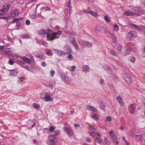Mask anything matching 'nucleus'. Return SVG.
I'll return each mask as SVG.
<instances>
[{
  "instance_id": "obj_41",
  "label": "nucleus",
  "mask_w": 145,
  "mask_h": 145,
  "mask_svg": "<svg viewBox=\"0 0 145 145\" xmlns=\"http://www.w3.org/2000/svg\"><path fill=\"white\" fill-rule=\"evenodd\" d=\"M55 136L56 135H54L52 134L50 135L49 136V138L50 140V139H54Z\"/></svg>"
},
{
  "instance_id": "obj_51",
  "label": "nucleus",
  "mask_w": 145,
  "mask_h": 145,
  "mask_svg": "<svg viewBox=\"0 0 145 145\" xmlns=\"http://www.w3.org/2000/svg\"><path fill=\"white\" fill-rule=\"evenodd\" d=\"M90 11L89 10H85L83 11V12L84 13L89 14Z\"/></svg>"
},
{
  "instance_id": "obj_3",
  "label": "nucleus",
  "mask_w": 145,
  "mask_h": 145,
  "mask_svg": "<svg viewBox=\"0 0 145 145\" xmlns=\"http://www.w3.org/2000/svg\"><path fill=\"white\" fill-rule=\"evenodd\" d=\"M123 77L126 82L128 84H130L131 83V76L125 73L123 74Z\"/></svg>"
},
{
  "instance_id": "obj_40",
  "label": "nucleus",
  "mask_w": 145,
  "mask_h": 145,
  "mask_svg": "<svg viewBox=\"0 0 145 145\" xmlns=\"http://www.w3.org/2000/svg\"><path fill=\"white\" fill-rule=\"evenodd\" d=\"M54 133L55 135H59L60 133V131L58 130H56L54 131Z\"/></svg>"
},
{
  "instance_id": "obj_30",
  "label": "nucleus",
  "mask_w": 145,
  "mask_h": 145,
  "mask_svg": "<svg viewBox=\"0 0 145 145\" xmlns=\"http://www.w3.org/2000/svg\"><path fill=\"white\" fill-rule=\"evenodd\" d=\"M91 118L95 120H97L99 119L98 116L97 115H93L92 116Z\"/></svg>"
},
{
  "instance_id": "obj_29",
  "label": "nucleus",
  "mask_w": 145,
  "mask_h": 145,
  "mask_svg": "<svg viewBox=\"0 0 145 145\" xmlns=\"http://www.w3.org/2000/svg\"><path fill=\"white\" fill-rule=\"evenodd\" d=\"M104 142L106 144L108 145H110V142L108 140L106 137H104Z\"/></svg>"
},
{
  "instance_id": "obj_56",
  "label": "nucleus",
  "mask_w": 145,
  "mask_h": 145,
  "mask_svg": "<svg viewBox=\"0 0 145 145\" xmlns=\"http://www.w3.org/2000/svg\"><path fill=\"white\" fill-rule=\"evenodd\" d=\"M71 42L72 43V44L74 45V46H75V47H76V45L75 44V42L73 40H71Z\"/></svg>"
},
{
  "instance_id": "obj_5",
  "label": "nucleus",
  "mask_w": 145,
  "mask_h": 145,
  "mask_svg": "<svg viewBox=\"0 0 145 145\" xmlns=\"http://www.w3.org/2000/svg\"><path fill=\"white\" fill-rule=\"evenodd\" d=\"M86 108L88 110L91 111L96 112L97 111V109L96 108L94 107L91 105H87L86 106Z\"/></svg>"
},
{
  "instance_id": "obj_2",
  "label": "nucleus",
  "mask_w": 145,
  "mask_h": 145,
  "mask_svg": "<svg viewBox=\"0 0 145 145\" xmlns=\"http://www.w3.org/2000/svg\"><path fill=\"white\" fill-rule=\"evenodd\" d=\"M40 5L39 4H38L37 5L36 7H35L34 5H32L31 7V8H35V10H34L33 12L34 14H33V15L32 14V13L30 14V17L32 19H35L36 18V14L37 12V9L38 7Z\"/></svg>"
},
{
  "instance_id": "obj_36",
  "label": "nucleus",
  "mask_w": 145,
  "mask_h": 145,
  "mask_svg": "<svg viewBox=\"0 0 145 145\" xmlns=\"http://www.w3.org/2000/svg\"><path fill=\"white\" fill-rule=\"evenodd\" d=\"M49 145H55V142L52 139H50Z\"/></svg>"
},
{
  "instance_id": "obj_17",
  "label": "nucleus",
  "mask_w": 145,
  "mask_h": 145,
  "mask_svg": "<svg viewBox=\"0 0 145 145\" xmlns=\"http://www.w3.org/2000/svg\"><path fill=\"white\" fill-rule=\"evenodd\" d=\"M10 75L11 76H16L18 73V72L15 71V70L10 71Z\"/></svg>"
},
{
  "instance_id": "obj_6",
  "label": "nucleus",
  "mask_w": 145,
  "mask_h": 145,
  "mask_svg": "<svg viewBox=\"0 0 145 145\" xmlns=\"http://www.w3.org/2000/svg\"><path fill=\"white\" fill-rule=\"evenodd\" d=\"M82 43L84 47H91L92 45L91 43L88 42L83 41L82 42Z\"/></svg>"
},
{
  "instance_id": "obj_19",
  "label": "nucleus",
  "mask_w": 145,
  "mask_h": 145,
  "mask_svg": "<svg viewBox=\"0 0 145 145\" xmlns=\"http://www.w3.org/2000/svg\"><path fill=\"white\" fill-rule=\"evenodd\" d=\"M128 35L131 37H133L135 36L136 34V32L131 31L129 32L128 33Z\"/></svg>"
},
{
  "instance_id": "obj_23",
  "label": "nucleus",
  "mask_w": 145,
  "mask_h": 145,
  "mask_svg": "<svg viewBox=\"0 0 145 145\" xmlns=\"http://www.w3.org/2000/svg\"><path fill=\"white\" fill-rule=\"evenodd\" d=\"M113 141L116 144H117L119 142L118 140V138L116 135L114 137L112 138Z\"/></svg>"
},
{
  "instance_id": "obj_35",
  "label": "nucleus",
  "mask_w": 145,
  "mask_h": 145,
  "mask_svg": "<svg viewBox=\"0 0 145 145\" xmlns=\"http://www.w3.org/2000/svg\"><path fill=\"white\" fill-rule=\"evenodd\" d=\"M110 54L113 56H117V53L116 52L114 51H111L110 52Z\"/></svg>"
},
{
  "instance_id": "obj_11",
  "label": "nucleus",
  "mask_w": 145,
  "mask_h": 145,
  "mask_svg": "<svg viewBox=\"0 0 145 145\" xmlns=\"http://www.w3.org/2000/svg\"><path fill=\"white\" fill-rule=\"evenodd\" d=\"M10 7V5L9 4L7 3L3 6L2 9L6 12L8 10Z\"/></svg>"
},
{
  "instance_id": "obj_58",
  "label": "nucleus",
  "mask_w": 145,
  "mask_h": 145,
  "mask_svg": "<svg viewBox=\"0 0 145 145\" xmlns=\"http://www.w3.org/2000/svg\"><path fill=\"white\" fill-rule=\"evenodd\" d=\"M41 65L44 67H45L46 66V64L44 62H43L41 63Z\"/></svg>"
},
{
  "instance_id": "obj_59",
  "label": "nucleus",
  "mask_w": 145,
  "mask_h": 145,
  "mask_svg": "<svg viewBox=\"0 0 145 145\" xmlns=\"http://www.w3.org/2000/svg\"><path fill=\"white\" fill-rule=\"evenodd\" d=\"M9 63L10 64L12 65L14 64V62L12 60H10L9 61Z\"/></svg>"
},
{
  "instance_id": "obj_37",
  "label": "nucleus",
  "mask_w": 145,
  "mask_h": 145,
  "mask_svg": "<svg viewBox=\"0 0 145 145\" xmlns=\"http://www.w3.org/2000/svg\"><path fill=\"white\" fill-rule=\"evenodd\" d=\"M104 20H105L108 22H110V20L109 18L107 16H104Z\"/></svg>"
},
{
  "instance_id": "obj_54",
  "label": "nucleus",
  "mask_w": 145,
  "mask_h": 145,
  "mask_svg": "<svg viewBox=\"0 0 145 145\" xmlns=\"http://www.w3.org/2000/svg\"><path fill=\"white\" fill-rule=\"evenodd\" d=\"M2 51L3 52H8L9 51V50L8 48H4L3 49Z\"/></svg>"
},
{
  "instance_id": "obj_26",
  "label": "nucleus",
  "mask_w": 145,
  "mask_h": 145,
  "mask_svg": "<svg viewBox=\"0 0 145 145\" xmlns=\"http://www.w3.org/2000/svg\"><path fill=\"white\" fill-rule=\"evenodd\" d=\"M109 134L110 135L111 137L112 138L115 137L116 135V134L114 133V131L113 130L110 131L109 132Z\"/></svg>"
},
{
  "instance_id": "obj_47",
  "label": "nucleus",
  "mask_w": 145,
  "mask_h": 145,
  "mask_svg": "<svg viewBox=\"0 0 145 145\" xmlns=\"http://www.w3.org/2000/svg\"><path fill=\"white\" fill-rule=\"evenodd\" d=\"M5 13V12L2 9L0 10V16L3 15Z\"/></svg>"
},
{
  "instance_id": "obj_8",
  "label": "nucleus",
  "mask_w": 145,
  "mask_h": 145,
  "mask_svg": "<svg viewBox=\"0 0 145 145\" xmlns=\"http://www.w3.org/2000/svg\"><path fill=\"white\" fill-rule=\"evenodd\" d=\"M61 77L62 80L65 82H67L70 80V78L64 74H62Z\"/></svg>"
},
{
  "instance_id": "obj_61",
  "label": "nucleus",
  "mask_w": 145,
  "mask_h": 145,
  "mask_svg": "<svg viewBox=\"0 0 145 145\" xmlns=\"http://www.w3.org/2000/svg\"><path fill=\"white\" fill-rule=\"evenodd\" d=\"M104 69L108 71H110V68L107 66H105V67Z\"/></svg>"
},
{
  "instance_id": "obj_21",
  "label": "nucleus",
  "mask_w": 145,
  "mask_h": 145,
  "mask_svg": "<svg viewBox=\"0 0 145 145\" xmlns=\"http://www.w3.org/2000/svg\"><path fill=\"white\" fill-rule=\"evenodd\" d=\"M131 50V48H129L128 49H127L124 52V55L125 56H126L128 55L129 54L130 51Z\"/></svg>"
},
{
  "instance_id": "obj_39",
  "label": "nucleus",
  "mask_w": 145,
  "mask_h": 145,
  "mask_svg": "<svg viewBox=\"0 0 145 145\" xmlns=\"http://www.w3.org/2000/svg\"><path fill=\"white\" fill-rule=\"evenodd\" d=\"M70 129L66 127H64L63 128V130L65 131L67 133L69 132Z\"/></svg>"
},
{
  "instance_id": "obj_31",
  "label": "nucleus",
  "mask_w": 145,
  "mask_h": 145,
  "mask_svg": "<svg viewBox=\"0 0 145 145\" xmlns=\"http://www.w3.org/2000/svg\"><path fill=\"white\" fill-rule=\"evenodd\" d=\"M71 0H69L67 4L66 7L69 8H71Z\"/></svg>"
},
{
  "instance_id": "obj_42",
  "label": "nucleus",
  "mask_w": 145,
  "mask_h": 145,
  "mask_svg": "<svg viewBox=\"0 0 145 145\" xmlns=\"http://www.w3.org/2000/svg\"><path fill=\"white\" fill-rule=\"evenodd\" d=\"M133 9L135 12H139L141 11V9L137 7H135Z\"/></svg>"
},
{
  "instance_id": "obj_45",
  "label": "nucleus",
  "mask_w": 145,
  "mask_h": 145,
  "mask_svg": "<svg viewBox=\"0 0 145 145\" xmlns=\"http://www.w3.org/2000/svg\"><path fill=\"white\" fill-rule=\"evenodd\" d=\"M33 108H35L37 109L39 107V105H37L36 103H33Z\"/></svg>"
},
{
  "instance_id": "obj_46",
  "label": "nucleus",
  "mask_w": 145,
  "mask_h": 145,
  "mask_svg": "<svg viewBox=\"0 0 145 145\" xmlns=\"http://www.w3.org/2000/svg\"><path fill=\"white\" fill-rule=\"evenodd\" d=\"M68 58L70 60H72L73 59V57L72 56V54H70L68 55L67 56Z\"/></svg>"
},
{
  "instance_id": "obj_12",
  "label": "nucleus",
  "mask_w": 145,
  "mask_h": 145,
  "mask_svg": "<svg viewBox=\"0 0 145 145\" xmlns=\"http://www.w3.org/2000/svg\"><path fill=\"white\" fill-rule=\"evenodd\" d=\"M53 99L52 98L50 95L47 94L43 101L46 102L51 101Z\"/></svg>"
},
{
  "instance_id": "obj_10",
  "label": "nucleus",
  "mask_w": 145,
  "mask_h": 145,
  "mask_svg": "<svg viewBox=\"0 0 145 145\" xmlns=\"http://www.w3.org/2000/svg\"><path fill=\"white\" fill-rule=\"evenodd\" d=\"M48 32H47L45 30L43 29H41L39 31L38 34L40 35H45L46 34H48L50 32V31H48ZM48 34H47L48 35Z\"/></svg>"
},
{
  "instance_id": "obj_28",
  "label": "nucleus",
  "mask_w": 145,
  "mask_h": 145,
  "mask_svg": "<svg viewBox=\"0 0 145 145\" xmlns=\"http://www.w3.org/2000/svg\"><path fill=\"white\" fill-rule=\"evenodd\" d=\"M11 57H12V58L14 59H16L19 58H20V57H21L20 56L16 55L15 54H13L11 56Z\"/></svg>"
},
{
  "instance_id": "obj_18",
  "label": "nucleus",
  "mask_w": 145,
  "mask_h": 145,
  "mask_svg": "<svg viewBox=\"0 0 145 145\" xmlns=\"http://www.w3.org/2000/svg\"><path fill=\"white\" fill-rule=\"evenodd\" d=\"M82 71L84 72H86L88 71V70L89 69V67L86 65H84L82 67Z\"/></svg>"
},
{
  "instance_id": "obj_22",
  "label": "nucleus",
  "mask_w": 145,
  "mask_h": 145,
  "mask_svg": "<svg viewBox=\"0 0 145 145\" xmlns=\"http://www.w3.org/2000/svg\"><path fill=\"white\" fill-rule=\"evenodd\" d=\"M131 25L132 27H134L137 29L139 30L140 31H141L142 30L141 28L136 25L134 24H131Z\"/></svg>"
},
{
  "instance_id": "obj_15",
  "label": "nucleus",
  "mask_w": 145,
  "mask_h": 145,
  "mask_svg": "<svg viewBox=\"0 0 145 145\" xmlns=\"http://www.w3.org/2000/svg\"><path fill=\"white\" fill-rule=\"evenodd\" d=\"M95 142H97L100 144H101L103 142L102 139L98 137H95Z\"/></svg>"
},
{
  "instance_id": "obj_63",
  "label": "nucleus",
  "mask_w": 145,
  "mask_h": 145,
  "mask_svg": "<svg viewBox=\"0 0 145 145\" xmlns=\"http://www.w3.org/2000/svg\"><path fill=\"white\" fill-rule=\"evenodd\" d=\"M18 19H17L16 18H15L13 20V23H14L16 22H18Z\"/></svg>"
},
{
  "instance_id": "obj_24",
  "label": "nucleus",
  "mask_w": 145,
  "mask_h": 145,
  "mask_svg": "<svg viewBox=\"0 0 145 145\" xmlns=\"http://www.w3.org/2000/svg\"><path fill=\"white\" fill-rule=\"evenodd\" d=\"M102 27L97 25L95 27V29L97 31L101 32L102 30Z\"/></svg>"
},
{
  "instance_id": "obj_43",
  "label": "nucleus",
  "mask_w": 145,
  "mask_h": 145,
  "mask_svg": "<svg viewBox=\"0 0 145 145\" xmlns=\"http://www.w3.org/2000/svg\"><path fill=\"white\" fill-rule=\"evenodd\" d=\"M105 106L106 105L103 103H102L100 107L103 110H105Z\"/></svg>"
},
{
  "instance_id": "obj_20",
  "label": "nucleus",
  "mask_w": 145,
  "mask_h": 145,
  "mask_svg": "<svg viewBox=\"0 0 145 145\" xmlns=\"http://www.w3.org/2000/svg\"><path fill=\"white\" fill-rule=\"evenodd\" d=\"M135 139L137 141H139L141 140L142 138V135H136Z\"/></svg>"
},
{
  "instance_id": "obj_32",
  "label": "nucleus",
  "mask_w": 145,
  "mask_h": 145,
  "mask_svg": "<svg viewBox=\"0 0 145 145\" xmlns=\"http://www.w3.org/2000/svg\"><path fill=\"white\" fill-rule=\"evenodd\" d=\"M67 134L69 135L70 136H72L74 134V131L71 129L67 133Z\"/></svg>"
},
{
  "instance_id": "obj_55",
  "label": "nucleus",
  "mask_w": 145,
  "mask_h": 145,
  "mask_svg": "<svg viewBox=\"0 0 145 145\" xmlns=\"http://www.w3.org/2000/svg\"><path fill=\"white\" fill-rule=\"evenodd\" d=\"M30 22L29 20H27L25 21V24L27 25H29L30 24Z\"/></svg>"
},
{
  "instance_id": "obj_50",
  "label": "nucleus",
  "mask_w": 145,
  "mask_h": 145,
  "mask_svg": "<svg viewBox=\"0 0 145 145\" xmlns=\"http://www.w3.org/2000/svg\"><path fill=\"white\" fill-rule=\"evenodd\" d=\"M50 73L51 74V76H53L54 74V71L53 70H51L50 71Z\"/></svg>"
},
{
  "instance_id": "obj_52",
  "label": "nucleus",
  "mask_w": 145,
  "mask_h": 145,
  "mask_svg": "<svg viewBox=\"0 0 145 145\" xmlns=\"http://www.w3.org/2000/svg\"><path fill=\"white\" fill-rule=\"evenodd\" d=\"M118 50H122V47L120 44H118Z\"/></svg>"
},
{
  "instance_id": "obj_60",
  "label": "nucleus",
  "mask_w": 145,
  "mask_h": 145,
  "mask_svg": "<svg viewBox=\"0 0 145 145\" xmlns=\"http://www.w3.org/2000/svg\"><path fill=\"white\" fill-rule=\"evenodd\" d=\"M135 58L134 57H132L131 60V61L132 63H134L135 62Z\"/></svg>"
},
{
  "instance_id": "obj_33",
  "label": "nucleus",
  "mask_w": 145,
  "mask_h": 145,
  "mask_svg": "<svg viewBox=\"0 0 145 145\" xmlns=\"http://www.w3.org/2000/svg\"><path fill=\"white\" fill-rule=\"evenodd\" d=\"M111 38L113 39V42L114 43H116V39L115 36L113 35H112Z\"/></svg>"
},
{
  "instance_id": "obj_38",
  "label": "nucleus",
  "mask_w": 145,
  "mask_h": 145,
  "mask_svg": "<svg viewBox=\"0 0 145 145\" xmlns=\"http://www.w3.org/2000/svg\"><path fill=\"white\" fill-rule=\"evenodd\" d=\"M55 129V127L54 126H50L49 129V130L50 131L52 132H53L54 130Z\"/></svg>"
},
{
  "instance_id": "obj_57",
  "label": "nucleus",
  "mask_w": 145,
  "mask_h": 145,
  "mask_svg": "<svg viewBox=\"0 0 145 145\" xmlns=\"http://www.w3.org/2000/svg\"><path fill=\"white\" fill-rule=\"evenodd\" d=\"M90 135L92 136H94L95 135V132L92 131L90 133Z\"/></svg>"
},
{
  "instance_id": "obj_64",
  "label": "nucleus",
  "mask_w": 145,
  "mask_h": 145,
  "mask_svg": "<svg viewBox=\"0 0 145 145\" xmlns=\"http://www.w3.org/2000/svg\"><path fill=\"white\" fill-rule=\"evenodd\" d=\"M141 27H142L143 29V30L142 31L144 32V33H145V26H144L142 25H141Z\"/></svg>"
},
{
  "instance_id": "obj_49",
  "label": "nucleus",
  "mask_w": 145,
  "mask_h": 145,
  "mask_svg": "<svg viewBox=\"0 0 145 145\" xmlns=\"http://www.w3.org/2000/svg\"><path fill=\"white\" fill-rule=\"evenodd\" d=\"M56 54H58L59 55H61L63 54V52L62 51L60 50H58L57 53Z\"/></svg>"
},
{
  "instance_id": "obj_16",
  "label": "nucleus",
  "mask_w": 145,
  "mask_h": 145,
  "mask_svg": "<svg viewBox=\"0 0 145 145\" xmlns=\"http://www.w3.org/2000/svg\"><path fill=\"white\" fill-rule=\"evenodd\" d=\"M46 95L47 94L46 92L44 91L41 92L40 96V99L41 100H43Z\"/></svg>"
},
{
  "instance_id": "obj_1",
  "label": "nucleus",
  "mask_w": 145,
  "mask_h": 145,
  "mask_svg": "<svg viewBox=\"0 0 145 145\" xmlns=\"http://www.w3.org/2000/svg\"><path fill=\"white\" fill-rule=\"evenodd\" d=\"M47 31H50V32L47 35V38L48 40L52 41L56 39H57L59 36L57 37V35H61L62 32L61 31H57L56 33H54L53 31L50 29H47Z\"/></svg>"
},
{
  "instance_id": "obj_48",
  "label": "nucleus",
  "mask_w": 145,
  "mask_h": 145,
  "mask_svg": "<svg viewBox=\"0 0 145 145\" xmlns=\"http://www.w3.org/2000/svg\"><path fill=\"white\" fill-rule=\"evenodd\" d=\"M76 67L74 66L73 65L71 66V69H70V71H74L76 69Z\"/></svg>"
},
{
  "instance_id": "obj_25",
  "label": "nucleus",
  "mask_w": 145,
  "mask_h": 145,
  "mask_svg": "<svg viewBox=\"0 0 145 145\" xmlns=\"http://www.w3.org/2000/svg\"><path fill=\"white\" fill-rule=\"evenodd\" d=\"M89 14H91L94 17H96L97 16V14L96 12H94L93 11H90Z\"/></svg>"
},
{
  "instance_id": "obj_34",
  "label": "nucleus",
  "mask_w": 145,
  "mask_h": 145,
  "mask_svg": "<svg viewBox=\"0 0 145 145\" xmlns=\"http://www.w3.org/2000/svg\"><path fill=\"white\" fill-rule=\"evenodd\" d=\"M112 120V119L109 116H108L106 117L105 118V121H111Z\"/></svg>"
},
{
  "instance_id": "obj_9",
  "label": "nucleus",
  "mask_w": 145,
  "mask_h": 145,
  "mask_svg": "<svg viewBox=\"0 0 145 145\" xmlns=\"http://www.w3.org/2000/svg\"><path fill=\"white\" fill-rule=\"evenodd\" d=\"M124 14L127 16H134L136 14V13L129 11H126L124 12Z\"/></svg>"
},
{
  "instance_id": "obj_4",
  "label": "nucleus",
  "mask_w": 145,
  "mask_h": 145,
  "mask_svg": "<svg viewBox=\"0 0 145 145\" xmlns=\"http://www.w3.org/2000/svg\"><path fill=\"white\" fill-rule=\"evenodd\" d=\"M20 12L16 9L12 10L10 13V16L12 17H15L18 16L20 14Z\"/></svg>"
},
{
  "instance_id": "obj_62",
  "label": "nucleus",
  "mask_w": 145,
  "mask_h": 145,
  "mask_svg": "<svg viewBox=\"0 0 145 145\" xmlns=\"http://www.w3.org/2000/svg\"><path fill=\"white\" fill-rule=\"evenodd\" d=\"M44 9H45L46 10H50V8L48 7H46L44 8Z\"/></svg>"
},
{
  "instance_id": "obj_27",
  "label": "nucleus",
  "mask_w": 145,
  "mask_h": 145,
  "mask_svg": "<svg viewBox=\"0 0 145 145\" xmlns=\"http://www.w3.org/2000/svg\"><path fill=\"white\" fill-rule=\"evenodd\" d=\"M22 38L23 39H27L30 38L29 34H24L22 35Z\"/></svg>"
},
{
  "instance_id": "obj_44",
  "label": "nucleus",
  "mask_w": 145,
  "mask_h": 145,
  "mask_svg": "<svg viewBox=\"0 0 145 145\" xmlns=\"http://www.w3.org/2000/svg\"><path fill=\"white\" fill-rule=\"evenodd\" d=\"M40 43L41 44L45 46H46L48 45V44L47 42H46L44 41H42L41 42H40Z\"/></svg>"
},
{
  "instance_id": "obj_7",
  "label": "nucleus",
  "mask_w": 145,
  "mask_h": 145,
  "mask_svg": "<svg viewBox=\"0 0 145 145\" xmlns=\"http://www.w3.org/2000/svg\"><path fill=\"white\" fill-rule=\"evenodd\" d=\"M116 99L118 103L121 105H124V103L120 95L117 97Z\"/></svg>"
},
{
  "instance_id": "obj_53",
  "label": "nucleus",
  "mask_w": 145,
  "mask_h": 145,
  "mask_svg": "<svg viewBox=\"0 0 145 145\" xmlns=\"http://www.w3.org/2000/svg\"><path fill=\"white\" fill-rule=\"evenodd\" d=\"M46 54L49 56H52L53 55V53H51L50 52L48 51H47L46 53Z\"/></svg>"
},
{
  "instance_id": "obj_13",
  "label": "nucleus",
  "mask_w": 145,
  "mask_h": 145,
  "mask_svg": "<svg viewBox=\"0 0 145 145\" xmlns=\"http://www.w3.org/2000/svg\"><path fill=\"white\" fill-rule=\"evenodd\" d=\"M20 59L23 61L26 62L28 64H30L31 63V62L30 59L25 57H20Z\"/></svg>"
},
{
  "instance_id": "obj_14",
  "label": "nucleus",
  "mask_w": 145,
  "mask_h": 145,
  "mask_svg": "<svg viewBox=\"0 0 145 145\" xmlns=\"http://www.w3.org/2000/svg\"><path fill=\"white\" fill-rule=\"evenodd\" d=\"M133 104H131L130 105L129 107V108H130L131 109V110L129 111L132 114H133L135 112V108L133 107Z\"/></svg>"
}]
</instances>
